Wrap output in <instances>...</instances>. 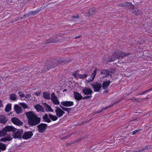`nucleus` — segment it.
<instances>
[{"instance_id":"20e7f679","label":"nucleus","mask_w":152,"mask_h":152,"mask_svg":"<svg viewBox=\"0 0 152 152\" xmlns=\"http://www.w3.org/2000/svg\"><path fill=\"white\" fill-rule=\"evenodd\" d=\"M23 133V130L22 129H18L15 128L12 133V136L15 138H20Z\"/></svg>"},{"instance_id":"423d86ee","label":"nucleus","mask_w":152,"mask_h":152,"mask_svg":"<svg viewBox=\"0 0 152 152\" xmlns=\"http://www.w3.org/2000/svg\"><path fill=\"white\" fill-rule=\"evenodd\" d=\"M47 124L41 123L37 126V130L39 132L41 133L44 132L47 129Z\"/></svg>"},{"instance_id":"dca6fc26","label":"nucleus","mask_w":152,"mask_h":152,"mask_svg":"<svg viewBox=\"0 0 152 152\" xmlns=\"http://www.w3.org/2000/svg\"><path fill=\"white\" fill-rule=\"evenodd\" d=\"M58 41L61 42L62 41H61V40H58H58H56L55 39H53V38H50L48 39V40H47L45 42V43L48 44V43H50L56 42Z\"/></svg>"},{"instance_id":"f3484780","label":"nucleus","mask_w":152,"mask_h":152,"mask_svg":"<svg viewBox=\"0 0 152 152\" xmlns=\"http://www.w3.org/2000/svg\"><path fill=\"white\" fill-rule=\"evenodd\" d=\"M101 73L104 75L105 76L108 75L111 76L112 74V73L110 72L108 70L105 69H102L101 71Z\"/></svg>"},{"instance_id":"c03bdc74","label":"nucleus","mask_w":152,"mask_h":152,"mask_svg":"<svg viewBox=\"0 0 152 152\" xmlns=\"http://www.w3.org/2000/svg\"><path fill=\"white\" fill-rule=\"evenodd\" d=\"M31 96L30 94H26V96H25V97L26 98H30L31 97Z\"/></svg>"},{"instance_id":"864d4df0","label":"nucleus","mask_w":152,"mask_h":152,"mask_svg":"<svg viewBox=\"0 0 152 152\" xmlns=\"http://www.w3.org/2000/svg\"><path fill=\"white\" fill-rule=\"evenodd\" d=\"M3 107L2 102L1 100H0V107Z\"/></svg>"},{"instance_id":"6e6552de","label":"nucleus","mask_w":152,"mask_h":152,"mask_svg":"<svg viewBox=\"0 0 152 152\" xmlns=\"http://www.w3.org/2000/svg\"><path fill=\"white\" fill-rule=\"evenodd\" d=\"M50 99L55 104L58 105L60 104V102L58 101L57 97L55 96L54 93H52L51 94Z\"/></svg>"},{"instance_id":"39448f33","label":"nucleus","mask_w":152,"mask_h":152,"mask_svg":"<svg viewBox=\"0 0 152 152\" xmlns=\"http://www.w3.org/2000/svg\"><path fill=\"white\" fill-rule=\"evenodd\" d=\"M95 92H98L102 87L101 83L98 82H96L91 84Z\"/></svg>"},{"instance_id":"473e14b6","label":"nucleus","mask_w":152,"mask_h":152,"mask_svg":"<svg viewBox=\"0 0 152 152\" xmlns=\"http://www.w3.org/2000/svg\"><path fill=\"white\" fill-rule=\"evenodd\" d=\"M60 106L64 110L66 111L68 113H69L70 112V110L71 109V108L65 107L63 106H62L61 105H60Z\"/></svg>"},{"instance_id":"1a4fd4ad","label":"nucleus","mask_w":152,"mask_h":152,"mask_svg":"<svg viewBox=\"0 0 152 152\" xmlns=\"http://www.w3.org/2000/svg\"><path fill=\"white\" fill-rule=\"evenodd\" d=\"M32 132L28 131L25 132L23 134L22 137L24 139H27L31 138L33 135Z\"/></svg>"},{"instance_id":"f704fd0d","label":"nucleus","mask_w":152,"mask_h":152,"mask_svg":"<svg viewBox=\"0 0 152 152\" xmlns=\"http://www.w3.org/2000/svg\"><path fill=\"white\" fill-rule=\"evenodd\" d=\"M79 77L81 79H84L87 76L88 74H85L83 75L78 74Z\"/></svg>"},{"instance_id":"9d476101","label":"nucleus","mask_w":152,"mask_h":152,"mask_svg":"<svg viewBox=\"0 0 152 152\" xmlns=\"http://www.w3.org/2000/svg\"><path fill=\"white\" fill-rule=\"evenodd\" d=\"M82 91L86 95H91L92 93V90L89 88L85 87L82 90Z\"/></svg>"},{"instance_id":"72a5a7b5","label":"nucleus","mask_w":152,"mask_h":152,"mask_svg":"<svg viewBox=\"0 0 152 152\" xmlns=\"http://www.w3.org/2000/svg\"><path fill=\"white\" fill-rule=\"evenodd\" d=\"M121 57H125L130 54L129 53H123L121 51Z\"/></svg>"},{"instance_id":"bb28decb","label":"nucleus","mask_w":152,"mask_h":152,"mask_svg":"<svg viewBox=\"0 0 152 152\" xmlns=\"http://www.w3.org/2000/svg\"><path fill=\"white\" fill-rule=\"evenodd\" d=\"M9 99L10 100L15 101L17 99L16 95L14 94H10L9 95Z\"/></svg>"},{"instance_id":"09e8293b","label":"nucleus","mask_w":152,"mask_h":152,"mask_svg":"<svg viewBox=\"0 0 152 152\" xmlns=\"http://www.w3.org/2000/svg\"><path fill=\"white\" fill-rule=\"evenodd\" d=\"M41 93L40 92L39 93H35V94L37 96H39L40 95Z\"/></svg>"},{"instance_id":"58836bf2","label":"nucleus","mask_w":152,"mask_h":152,"mask_svg":"<svg viewBox=\"0 0 152 152\" xmlns=\"http://www.w3.org/2000/svg\"><path fill=\"white\" fill-rule=\"evenodd\" d=\"M127 5L126 3H121L118 4V6L121 7H125Z\"/></svg>"},{"instance_id":"c9c22d12","label":"nucleus","mask_w":152,"mask_h":152,"mask_svg":"<svg viewBox=\"0 0 152 152\" xmlns=\"http://www.w3.org/2000/svg\"><path fill=\"white\" fill-rule=\"evenodd\" d=\"M6 132L4 131V129L0 131V137L4 136L6 134Z\"/></svg>"},{"instance_id":"f8f14e48","label":"nucleus","mask_w":152,"mask_h":152,"mask_svg":"<svg viewBox=\"0 0 152 152\" xmlns=\"http://www.w3.org/2000/svg\"><path fill=\"white\" fill-rule=\"evenodd\" d=\"M73 95L75 99L78 101L80 100L83 98V96L79 93L77 92L74 91Z\"/></svg>"},{"instance_id":"4d7b16f0","label":"nucleus","mask_w":152,"mask_h":152,"mask_svg":"<svg viewBox=\"0 0 152 152\" xmlns=\"http://www.w3.org/2000/svg\"><path fill=\"white\" fill-rule=\"evenodd\" d=\"M80 36H78L77 37H75V39H76V38H79L80 37Z\"/></svg>"},{"instance_id":"c85d7f7f","label":"nucleus","mask_w":152,"mask_h":152,"mask_svg":"<svg viewBox=\"0 0 152 152\" xmlns=\"http://www.w3.org/2000/svg\"><path fill=\"white\" fill-rule=\"evenodd\" d=\"M95 12V10L93 8L90 9L88 10L89 16H91Z\"/></svg>"},{"instance_id":"cd10ccee","label":"nucleus","mask_w":152,"mask_h":152,"mask_svg":"<svg viewBox=\"0 0 152 152\" xmlns=\"http://www.w3.org/2000/svg\"><path fill=\"white\" fill-rule=\"evenodd\" d=\"M11 109V104H7L5 107V110L6 112H9Z\"/></svg>"},{"instance_id":"9b49d317","label":"nucleus","mask_w":152,"mask_h":152,"mask_svg":"<svg viewBox=\"0 0 152 152\" xmlns=\"http://www.w3.org/2000/svg\"><path fill=\"white\" fill-rule=\"evenodd\" d=\"M11 121L13 123L17 125L21 126L23 124V123L16 117L12 118L11 119Z\"/></svg>"},{"instance_id":"de8ad7c7","label":"nucleus","mask_w":152,"mask_h":152,"mask_svg":"<svg viewBox=\"0 0 152 152\" xmlns=\"http://www.w3.org/2000/svg\"><path fill=\"white\" fill-rule=\"evenodd\" d=\"M148 98H141V99H141V100H142V101H146L148 99Z\"/></svg>"},{"instance_id":"e433bc0d","label":"nucleus","mask_w":152,"mask_h":152,"mask_svg":"<svg viewBox=\"0 0 152 152\" xmlns=\"http://www.w3.org/2000/svg\"><path fill=\"white\" fill-rule=\"evenodd\" d=\"M20 106L23 107L24 109L28 108V106L24 103H20Z\"/></svg>"},{"instance_id":"ea45409f","label":"nucleus","mask_w":152,"mask_h":152,"mask_svg":"<svg viewBox=\"0 0 152 152\" xmlns=\"http://www.w3.org/2000/svg\"><path fill=\"white\" fill-rule=\"evenodd\" d=\"M147 149V147H145L144 148H143L137 151H135L134 152H141L142 151H144L145 150Z\"/></svg>"},{"instance_id":"f03ea898","label":"nucleus","mask_w":152,"mask_h":152,"mask_svg":"<svg viewBox=\"0 0 152 152\" xmlns=\"http://www.w3.org/2000/svg\"><path fill=\"white\" fill-rule=\"evenodd\" d=\"M121 51L118 50H116L113 55V57L111 58H107L106 57L104 58V62L108 63L109 62L113 61L115 60L116 59H119L120 58L121 55Z\"/></svg>"},{"instance_id":"2f4dec72","label":"nucleus","mask_w":152,"mask_h":152,"mask_svg":"<svg viewBox=\"0 0 152 152\" xmlns=\"http://www.w3.org/2000/svg\"><path fill=\"white\" fill-rule=\"evenodd\" d=\"M41 9H42V8H39V9H37V10H34V11H31V12H30L29 14L31 15L32 14H34V15L35 14L37 13H38L39 12Z\"/></svg>"},{"instance_id":"a878e982","label":"nucleus","mask_w":152,"mask_h":152,"mask_svg":"<svg viewBox=\"0 0 152 152\" xmlns=\"http://www.w3.org/2000/svg\"><path fill=\"white\" fill-rule=\"evenodd\" d=\"M49 117L50 119L53 121H56L58 119V117L57 115H53L51 114H50L49 115Z\"/></svg>"},{"instance_id":"3c124183","label":"nucleus","mask_w":152,"mask_h":152,"mask_svg":"<svg viewBox=\"0 0 152 152\" xmlns=\"http://www.w3.org/2000/svg\"><path fill=\"white\" fill-rule=\"evenodd\" d=\"M146 92H147V91H144L142 93H140V94H138L137 95H140L144 94H145Z\"/></svg>"},{"instance_id":"5fc2aeb1","label":"nucleus","mask_w":152,"mask_h":152,"mask_svg":"<svg viewBox=\"0 0 152 152\" xmlns=\"http://www.w3.org/2000/svg\"><path fill=\"white\" fill-rule=\"evenodd\" d=\"M133 13L134 14H135V15H137V11H135V10H133Z\"/></svg>"},{"instance_id":"f257e3e1","label":"nucleus","mask_w":152,"mask_h":152,"mask_svg":"<svg viewBox=\"0 0 152 152\" xmlns=\"http://www.w3.org/2000/svg\"><path fill=\"white\" fill-rule=\"evenodd\" d=\"M25 115L27 117L29 124L31 126H34L40 121V118L33 111L26 112Z\"/></svg>"},{"instance_id":"2eb2a0df","label":"nucleus","mask_w":152,"mask_h":152,"mask_svg":"<svg viewBox=\"0 0 152 152\" xmlns=\"http://www.w3.org/2000/svg\"><path fill=\"white\" fill-rule=\"evenodd\" d=\"M14 109L16 112L17 114L21 113L22 111V110L21 108L18 106V105H15L14 107Z\"/></svg>"},{"instance_id":"6e6d98bb","label":"nucleus","mask_w":152,"mask_h":152,"mask_svg":"<svg viewBox=\"0 0 152 152\" xmlns=\"http://www.w3.org/2000/svg\"><path fill=\"white\" fill-rule=\"evenodd\" d=\"M151 90H152V88H151L149 89L148 90H147L146 91H147V92H148L149 91H151Z\"/></svg>"},{"instance_id":"603ef678","label":"nucleus","mask_w":152,"mask_h":152,"mask_svg":"<svg viewBox=\"0 0 152 152\" xmlns=\"http://www.w3.org/2000/svg\"><path fill=\"white\" fill-rule=\"evenodd\" d=\"M24 0H18V2L20 3H22L24 2Z\"/></svg>"},{"instance_id":"37998d69","label":"nucleus","mask_w":152,"mask_h":152,"mask_svg":"<svg viewBox=\"0 0 152 152\" xmlns=\"http://www.w3.org/2000/svg\"><path fill=\"white\" fill-rule=\"evenodd\" d=\"M91 97V95L88 96H86L83 97V99H87L89 98H90Z\"/></svg>"},{"instance_id":"052dcab7","label":"nucleus","mask_w":152,"mask_h":152,"mask_svg":"<svg viewBox=\"0 0 152 152\" xmlns=\"http://www.w3.org/2000/svg\"><path fill=\"white\" fill-rule=\"evenodd\" d=\"M20 93H21V92H19L18 93V94H20Z\"/></svg>"},{"instance_id":"7c9ffc66","label":"nucleus","mask_w":152,"mask_h":152,"mask_svg":"<svg viewBox=\"0 0 152 152\" xmlns=\"http://www.w3.org/2000/svg\"><path fill=\"white\" fill-rule=\"evenodd\" d=\"M79 15H76V16H74L72 17V22H77V19L79 18Z\"/></svg>"},{"instance_id":"13d9d810","label":"nucleus","mask_w":152,"mask_h":152,"mask_svg":"<svg viewBox=\"0 0 152 152\" xmlns=\"http://www.w3.org/2000/svg\"><path fill=\"white\" fill-rule=\"evenodd\" d=\"M64 38H61V40H64Z\"/></svg>"},{"instance_id":"a18cd8bd","label":"nucleus","mask_w":152,"mask_h":152,"mask_svg":"<svg viewBox=\"0 0 152 152\" xmlns=\"http://www.w3.org/2000/svg\"><path fill=\"white\" fill-rule=\"evenodd\" d=\"M73 75L75 77L77 78V77L78 74L76 72H75L73 74Z\"/></svg>"},{"instance_id":"6ab92c4d","label":"nucleus","mask_w":152,"mask_h":152,"mask_svg":"<svg viewBox=\"0 0 152 152\" xmlns=\"http://www.w3.org/2000/svg\"><path fill=\"white\" fill-rule=\"evenodd\" d=\"M8 120L7 118L4 115L0 116V123L4 124Z\"/></svg>"},{"instance_id":"79ce46f5","label":"nucleus","mask_w":152,"mask_h":152,"mask_svg":"<svg viewBox=\"0 0 152 152\" xmlns=\"http://www.w3.org/2000/svg\"><path fill=\"white\" fill-rule=\"evenodd\" d=\"M30 15H30L29 14H27L23 16V17H21L20 19H22V18H26V17H28Z\"/></svg>"},{"instance_id":"412c9836","label":"nucleus","mask_w":152,"mask_h":152,"mask_svg":"<svg viewBox=\"0 0 152 152\" xmlns=\"http://www.w3.org/2000/svg\"><path fill=\"white\" fill-rule=\"evenodd\" d=\"M44 98L46 99H50V93L47 92H44L43 93Z\"/></svg>"},{"instance_id":"0eeeda50","label":"nucleus","mask_w":152,"mask_h":152,"mask_svg":"<svg viewBox=\"0 0 152 152\" xmlns=\"http://www.w3.org/2000/svg\"><path fill=\"white\" fill-rule=\"evenodd\" d=\"M55 112L56 115L58 117L60 118L62 116L65 112L61 109L58 107H56Z\"/></svg>"},{"instance_id":"a19ab883","label":"nucleus","mask_w":152,"mask_h":152,"mask_svg":"<svg viewBox=\"0 0 152 152\" xmlns=\"http://www.w3.org/2000/svg\"><path fill=\"white\" fill-rule=\"evenodd\" d=\"M140 130L141 129H137L135 130H134L132 132V135H134L136 133H137L138 132L140 131Z\"/></svg>"},{"instance_id":"c756f323","label":"nucleus","mask_w":152,"mask_h":152,"mask_svg":"<svg viewBox=\"0 0 152 152\" xmlns=\"http://www.w3.org/2000/svg\"><path fill=\"white\" fill-rule=\"evenodd\" d=\"M12 139V138H11V137L10 136L8 138L4 137L3 138H2L0 140V141L2 142H6V141L10 140Z\"/></svg>"},{"instance_id":"8fccbe9b","label":"nucleus","mask_w":152,"mask_h":152,"mask_svg":"<svg viewBox=\"0 0 152 152\" xmlns=\"http://www.w3.org/2000/svg\"><path fill=\"white\" fill-rule=\"evenodd\" d=\"M146 92H147V91H144L142 93H140V94H138L137 95H140L144 94H145Z\"/></svg>"},{"instance_id":"393cba45","label":"nucleus","mask_w":152,"mask_h":152,"mask_svg":"<svg viewBox=\"0 0 152 152\" xmlns=\"http://www.w3.org/2000/svg\"><path fill=\"white\" fill-rule=\"evenodd\" d=\"M42 118L46 122L50 123L51 122V120L49 118L47 114H45L44 116H43Z\"/></svg>"},{"instance_id":"ddd939ff","label":"nucleus","mask_w":152,"mask_h":152,"mask_svg":"<svg viewBox=\"0 0 152 152\" xmlns=\"http://www.w3.org/2000/svg\"><path fill=\"white\" fill-rule=\"evenodd\" d=\"M61 104L62 105L66 107H71L74 104L73 102L68 101L61 102Z\"/></svg>"},{"instance_id":"aec40b11","label":"nucleus","mask_w":152,"mask_h":152,"mask_svg":"<svg viewBox=\"0 0 152 152\" xmlns=\"http://www.w3.org/2000/svg\"><path fill=\"white\" fill-rule=\"evenodd\" d=\"M43 105L46 111L52 112H53V110L52 109L51 107L47 103H45Z\"/></svg>"},{"instance_id":"4468645a","label":"nucleus","mask_w":152,"mask_h":152,"mask_svg":"<svg viewBox=\"0 0 152 152\" xmlns=\"http://www.w3.org/2000/svg\"><path fill=\"white\" fill-rule=\"evenodd\" d=\"M34 107L37 112L41 111L44 112L45 111L43 107L40 104L35 105Z\"/></svg>"},{"instance_id":"a211bd4d","label":"nucleus","mask_w":152,"mask_h":152,"mask_svg":"<svg viewBox=\"0 0 152 152\" xmlns=\"http://www.w3.org/2000/svg\"><path fill=\"white\" fill-rule=\"evenodd\" d=\"M15 128L10 126H7L3 129L6 132V134L7 132H10L11 131L13 132Z\"/></svg>"},{"instance_id":"4c0bfd02","label":"nucleus","mask_w":152,"mask_h":152,"mask_svg":"<svg viewBox=\"0 0 152 152\" xmlns=\"http://www.w3.org/2000/svg\"><path fill=\"white\" fill-rule=\"evenodd\" d=\"M132 99L135 102H142V100H141V99H140L136 98L135 97H134L133 98V99Z\"/></svg>"},{"instance_id":"bf43d9fd","label":"nucleus","mask_w":152,"mask_h":152,"mask_svg":"<svg viewBox=\"0 0 152 152\" xmlns=\"http://www.w3.org/2000/svg\"><path fill=\"white\" fill-rule=\"evenodd\" d=\"M66 91V89H65L63 91Z\"/></svg>"},{"instance_id":"5701e85b","label":"nucleus","mask_w":152,"mask_h":152,"mask_svg":"<svg viewBox=\"0 0 152 152\" xmlns=\"http://www.w3.org/2000/svg\"><path fill=\"white\" fill-rule=\"evenodd\" d=\"M110 83V81H107L103 82L102 84V86L103 88L104 89L106 88L109 85Z\"/></svg>"},{"instance_id":"7ed1b4c3","label":"nucleus","mask_w":152,"mask_h":152,"mask_svg":"<svg viewBox=\"0 0 152 152\" xmlns=\"http://www.w3.org/2000/svg\"><path fill=\"white\" fill-rule=\"evenodd\" d=\"M59 63L60 62L58 60L55 59L53 62L47 61L46 63V65L47 66L48 69H49L56 67L58 65Z\"/></svg>"},{"instance_id":"4be33fe9","label":"nucleus","mask_w":152,"mask_h":152,"mask_svg":"<svg viewBox=\"0 0 152 152\" xmlns=\"http://www.w3.org/2000/svg\"><path fill=\"white\" fill-rule=\"evenodd\" d=\"M97 71V69L96 68L93 71L92 75L91 76V79H89L88 80V82H90L92 81V80H94L96 76V72Z\"/></svg>"},{"instance_id":"b1692460","label":"nucleus","mask_w":152,"mask_h":152,"mask_svg":"<svg viewBox=\"0 0 152 152\" xmlns=\"http://www.w3.org/2000/svg\"><path fill=\"white\" fill-rule=\"evenodd\" d=\"M120 100H118V101H117L115 102L113 104H112V105H110V106H108L107 107H104V108H103L101 111H99V112H98L97 113H101V112L103 111V110H105L106 109H107V108H109V107H111L112 106H113V105H114L115 104H116L118 103L119 102H120Z\"/></svg>"},{"instance_id":"49530a36","label":"nucleus","mask_w":152,"mask_h":152,"mask_svg":"<svg viewBox=\"0 0 152 152\" xmlns=\"http://www.w3.org/2000/svg\"><path fill=\"white\" fill-rule=\"evenodd\" d=\"M19 96L21 98H22L25 97V95L24 94H20Z\"/></svg>"}]
</instances>
